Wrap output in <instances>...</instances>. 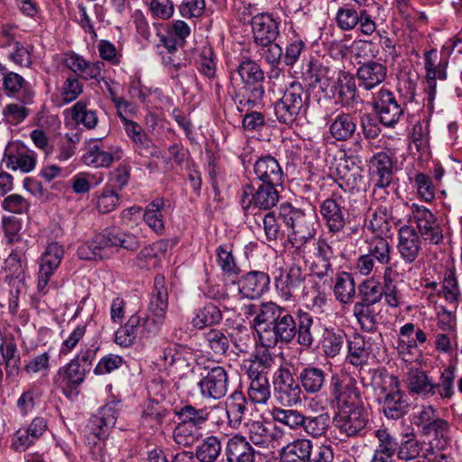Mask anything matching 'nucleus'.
<instances>
[{"mask_svg":"<svg viewBox=\"0 0 462 462\" xmlns=\"http://www.w3.org/2000/svg\"><path fill=\"white\" fill-rule=\"evenodd\" d=\"M245 313L254 316L253 328L265 348L254 356L249 365L257 371L266 372L274 363V356L268 348L279 344H291L294 339L305 347H310L314 342V317L300 308L290 310L273 301H267L248 305Z\"/></svg>","mask_w":462,"mask_h":462,"instance_id":"obj_1","label":"nucleus"},{"mask_svg":"<svg viewBox=\"0 0 462 462\" xmlns=\"http://www.w3.org/2000/svg\"><path fill=\"white\" fill-rule=\"evenodd\" d=\"M97 350L98 346L95 344L85 345L69 363L59 368L53 383L66 397L79 393L78 388L90 372Z\"/></svg>","mask_w":462,"mask_h":462,"instance_id":"obj_2","label":"nucleus"},{"mask_svg":"<svg viewBox=\"0 0 462 462\" xmlns=\"http://www.w3.org/2000/svg\"><path fill=\"white\" fill-rule=\"evenodd\" d=\"M310 95L303 85L293 80L284 89L282 97L274 104V115L280 124L297 126L307 114Z\"/></svg>","mask_w":462,"mask_h":462,"instance_id":"obj_3","label":"nucleus"},{"mask_svg":"<svg viewBox=\"0 0 462 462\" xmlns=\"http://www.w3.org/2000/svg\"><path fill=\"white\" fill-rule=\"evenodd\" d=\"M279 217L283 223L292 229L289 236L291 246L300 249L310 242L316 235L312 217L304 210L293 207L291 203H282L279 208Z\"/></svg>","mask_w":462,"mask_h":462,"instance_id":"obj_4","label":"nucleus"},{"mask_svg":"<svg viewBox=\"0 0 462 462\" xmlns=\"http://www.w3.org/2000/svg\"><path fill=\"white\" fill-rule=\"evenodd\" d=\"M282 185L261 183L256 189L252 183L242 186L239 198V204L244 216L256 215L253 211L270 210L276 206L280 199L278 187Z\"/></svg>","mask_w":462,"mask_h":462,"instance_id":"obj_5","label":"nucleus"},{"mask_svg":"<svg viewBox=\"0 0 462 462\" xmlns=\"http://www.w3.org/2000/svg\"><path fill=\"white\" fill-rule=\"evenodd\" d=\"M309 275L306 263L293 257L292 263L282 269L275 278L278 295L284 300L296 299L303 291Z\"/></svg>","mask_w":462,"mask_h":462,"instance_id":"obj_6","label":"nucleus"},{"mask_svg":"<svg viewBox=\"0 0 462 462\" xmlns=\"http://www.w3.org/2000/svg\"><path fill=\"white\" fill-rule=\"evenodd\" d=\"M384 383L388 385L381 388L382 396L378 399L382 411L389 420L402 419L411 410L410 399L406 393L400 389L397 376L390 375Z\"/></svg>","mask_w":462,"mask_h":462,"instance_id":"obj_7","label":"nucleus"},{"mask_svg":"<svg viewBox=\"0 0 462 462\" xmlns=\"http://www.w3.org/2000/svg\"><path fill=\"white\" fill-rule=\"evenodd\" d=\"M319 211L330 236L343 233L350 222L346 199L337 192H333L330 197L321 201Z\"/></svg>","mask_w":462,"mask_h":462,"instance_id":"obj_8","label":"nucleus"},{"mask_svg":"<svg viewBox=\"0 0 462 462\" xmlns=\"http://www.w3.org/2000/svg\"><path fill=\"white\" fill-rule=\"evenodd\" d=\"M333 421L339 433L347 438H363L369 430V413L365 405L337 410Z\"/></svg>","mask_w":462,"mask_h":462,"instance_id":"obj_9","label":"nucleus"},{"mask_svg":"<svg viewBox=\"0 0 462 462\" xmlns=\"http://www.w3.org/2000/svg\"><path fill=\"white\" fill-rule=\"evenodd\" d=\"M337 259V256L332 245L325 238H319L310 265V274L322 282L323 286L331 288L335 274L333 264Z\"/></svg>","mask_w":462,"mask_h":462,"instance_id":"obj_10","label":"nucleus"},{"mask_svg":"<svg viewBox=\"0 0 462 462\" xmlns=\"http://www.w3.org/2000/svg\"><path fill=\"white\" fill-rule=\"evenodd\" d=\"M120 402L114 401L105 404L92 415L86 426L88 443L96 445L97 441L105 440L116 425Z\"/></svg>","mask_w":462,"mask_h":462,"instance_id":"obj_11","label":"nucleus"},{"mask_svg":"<svg viewBox=\"0 0 462 462\" xmlns=\"http://www.w3.org/2000/svg\"><path fill=\"white\" fill-rule=\"evenodd\" d=\"M273 383L274 398L281 405L292 407L301 402L302 387L288 368L280 367L273 375Z\"/></svg>","mask_w":462,"mask_h":462,"instance_id":"obj_12","label":"nucleus"},{"mask_svg":"<svg viewBox=\"0 0 462 462\" xmlns=\"http://www.w3.org/2000/svg\"><path fill=\"white\" fill-rule=\"evenodd\" d=\"M307 67L304 77L309 88L317 89V95L319 98L330 101V95L337 80L338 70L317 60H310Z\"/></svg>","mask_w":462,"mask_h":462,"instance_id":"obj_13","label":"nucleus"},{"mask_svg":"<svg viewBox=\"0 0 462 462\" xmlns=\"http://www.w3.org/2000/svg\"><path fill=\"white\" fill-rule=\"evenodd\" d=\"M372 107L378 121L388 128L394 127L404 115L394 93L383 87L374 95Z\"/></svg>","mask_w":462,"mask_h":462,"instance_id":"obj_14","label":"nucleus"},{"mask_svg":"<svg viewBox=\"0 0 462 462\" xmlns=\"http://www.w3.org/2000/svg\"><path fill=\"white\" fill-rule=\"evenodd\" d=\"M264 79H240V82L232 83V98L237 106V111L243 113L263 103L264 97Z\"/></svg>","mask_w":462,"mask_h":462,"instance_id":"obj_15","label":"nucleus"},{"mask_svg":"<svg viewBox=\"0 0 462 462\" xmlns=\"http://www.w3.org/2000/svg\"><path fill=\"white\" fill-rule=\"evenodd\" d=\"M246 433L254 445L261 448H274L281 445L285 431L268 420H250L245 423Z\"/></svg>","mask_w":462,"mask_h":462,"instance_id":"obj_16","label":"nucleus"},{"mask_svg":"<svg viewBox=\"0 0 462 462\" xmlns=\"http://www.w3.org/2000/svg\"><path fill=\"white\" fill-rule=\"evenodd\" d=\"M160 359L180 376L193 370L196 357L192 348L186 345L170 342L161 347Z\"/></svg>","mask_w":462,"mask_h":462,"instance_id":"obj_17","label":"nucleus"},{"mask_svg":"<svg viewBox=\"0 0 462 462\" xmlns=\"http://www.w3.org/2000/svg\"><path fill=\"white\" fill-rule=\"evenodd\" d=\"M438 51L431 49L424 54V66L426 70V86L424 88L426 97L424 100L429 109L433 107V102L436 97L437 79L445 80L447 79V68L448 65V55L445 59H440L436 63Z\"/></svg>","mask_w":462,"mask_h":462,"instance_id":"obj_18","label":"nucleus"},{"mask_svg":"<svg viewBox=\"0 0 462 462\" xmlns=\"http://www.w3.org/2000/svg\"><path fill=\"white\" fill-rule=\"evenodd\" d=\"M329 393L337 410L364 406L356 382L352 378L342 381L338 375H332Z\"/></svg>","mask_w":462,"mask_h":462,"instance_id":"obj_19","label":"nucleus"},{"mask_svg":"<svg viewBox=\"0 0 462 462\" xmlns=\"http://www.w3.org/2000/svg\"><path fill=\"white\" fill-rule=\"evenodd\" d=\"M394 156L387 152L374 153L368 162V174L374 188L386 189L393 180Z\"/></svg>","mask_w":462,"mask_h":462,"instance_id":"obj_20","label":"nucleus"},{"mask_svg":"<svg viewBox=\"0 0 462 462\" xmlns=\"http://www.w3.org/2000/svg\"><path fill=\"white\" fill-rule=\"evenodd\" d=\"M228 382L226 370L217 365L208 371L198 383V386L204 399L219 400L227 393Z\"/></svg>","mask_w":462,"mask_h":462,"instance_id":"obj_21","label":"nucleus"},{"mask_svg":"<svg viewBox=\"0 0 462 462\" xmlns=\"http://www.w3.org/2000/svg\"><path fill=\"white\" fill-rule=\"evenodd\" d=\"M271 279L263 271H249L237 279L238 292L242 298L256 300L269 291Z\"/></svg>","mask_w":462,"mask_h":462,"instance_id":"obj_22","label":"nucleus"},{"mask_svg":"<svg viewBox=\"0 0 462 462\" xmlns=\"http://www.w3.org/2000/svg\"><path fill=\"white\" fill-rule=\"evenodd\" d=\"M330 100H334L335 104L341 107H349L358 102L356 79L352 73L342 69L338 70Z\"/></svg>","mask_w":462,"mask_h":462,"instance_id":"obj_23","label":"nucleus"},{"mask_svg":"<svg viewBox=\"0 0 462 462\" xmlns=\"http://www.w3.org/2000/svg\"><path fill=\"white\" fill-rule=\"evenodd\" d=\"M64 255L63 247L57 242H52L47 245L45 251L41 256V264L38 274L37 288L39 292H42L47 287L51 277L55 270L60 266Z\"/></svg>","mask_w":462,"mask_h":462,"instance_id":"obj_24","label":"nucleus"},{"mask_svg":"<svg viewBox=\"0 0 462 462\" xmlns=\"http://www.w3.org/2000/svg\"><path fill=\"white\" fill-rule=\"evenodd\" d=\"M254 42L258 45H266L275 42L280 34L279 23L272 14L260 13L252 16L250 21Z\"/></svg>","mask_w":462,"mask_h":462,"instance_id":"obj_25","label":"nucleus"},{"mask_svg":"<svg viewBox=\"0 0 462 462\" xmlns=\"http://www.w3.org/2000/svg\"><path fill=\"white\" fill-rule=\"evenodd\" d=\"M398 252L406 263H412L422 250V240L415 227L404 225L398 230Z\"/></svg>","mask_w":462,"mask_h":462,"instance_id":"obj_26","label":"nucleus"},{"mask_svg":"<svg viewBox=\"0 0 462 462\" xmlns=\"http://www.w3.org/2000/svg\"><path fill=\"white\" fill-rule=\"evenodd\" d=\"M387 73L388 68L385 64L371 60L359 63L356 79L358 80L359 88L370 91L386 79Z\"/></svg>","mask_w":462,"mask_h":462,"instance_id":"obj_27","label":"nucleus"},{"mask_svg":"<svg viewBox=\"0 0 462 462\" xmlns=\"http://www.w3.org/2000/svg\"><path fill=\"white\" fill-rule=\"evenodd\" d=\"M255 449L246 437L235 434L224 444V457L226 462H254Z\"/></svg>","mask_w":462,"mask_h":462,"instance_id":"obj_28","label":"nucleus"},{"mask_svg":"<svg viewBox=\"0 0 462 462\" xmlns=\"http://www.w3.org/2000/svg\"><path fill=\"white\" fill-rule=\"evenodd\" d=\"M254 173L261 183L282 185L283 171L277 159L270 154L257 158L254 163Z\"/></svg>","mask_w":462,"mask_h":462,"instance_id":"obj_29","label":"nucleus"},{"mask_svg":"<svg viewBox=\"0 0 462 462\" xmlns=\"http://www.w3.org/2000/svg\"><path fill=\"white\" fill-rule=\"evenodd\" d=\"M3 89L8 97L16 98L23 105L33 103L35 92L31 84L18 73L9 71L5 75Z\"/></svg>","mask_w":462,"mask_h":462,"instance_id":"obj_30","label":"nucleus"},{"mask_svg":"<svg viewBox=\"0 0 462 462\" xmlns=\"http://www.w3.org/2000/svg\"><path fill=\"white\" fill-rule=\"evenodd\" d=\"M47 428V420L43 417H35L26 429H20L15 432L13 448L17 452L25 451L36 443Z\"/></svg>","mask_w":462,"mask_h":462,"instance_id":"obj_31","label":"nucleus"},{"mask_svg":"<svg viewBox=\"0 0 462 462\" xmlns=\"http://www.w3.org/2000/svg\"><path fill=\"white\" fill-rule=\"evenodd\" d=\"M246 373L250 379V385L247 389L248 399L254 404H266L271 397V386L267 372L248 367Z\"/></svg>","mask_w":462,"mask_h":462,"instance_id":"obj_32","label":"nucleus"},{"mask_svg":"<svg viewBox=\"0 0 462 462\" xmlns=\"http://www.w3.org/2000/svg\"><path fill=\"white\" fill-rule=\"evenodd\" d=\"M297 378L300 383L302 391L308 394H318L326 386L328 374L319 366L309 365L299 370Z\"/></svg>","mask_w":462,"mask_h":462,"instance_id":"obj_33","label":"nucleus"},{"mask_svg":"<svg viewBox=\"0 0 462 462\" xmlns=\"http://www.w3.org/2000/svg\"><path fill=\"white\" fill-rule=\"evenodd\" d=\"M356 130L357 116L344 111L337 114L329 125V133L337 141L342 142L353 138Z\"/></svg>","mask_w":462,"mask_h":462,"instance_id":"obj_34","label":"nucleus"},{"mask_svg":"<svg viewBox=\"0 0 462 462\" xmlns=\"http://www.w3.org/2000/svg\"><path fill=\"white\" fill-rule=\"evenodd\" d=\"M169 411L166 407L154 399H149L143 404L140 425L143 429L159 430Z\"/></svg>","mask_w":462,"mask_h":462,"instance_id":"obj_35","label":"nucleus"},{"mask_svg":"<svg viewBox=\"0 0 462 462\" xmlns=\"http://www.w3.org/2000/svg\"><path fill=\"white\" fill-rule=\"evenodd\" d=\"M361 160L357 156H344L336 166L338 179L345 180L352 189L358 187L363 182L361 167L358 165Z\"/></svg>","mask_w":462,"mask_h":462,"instance_id":"obj_36","label":"nucleus"},{"mask_svg":"<svg viewBox=\"0 0 462 462\" xmlns=\"http://www.w3.org/2000/svg\"><path fill=\"white\" fill-rule=\"evenodd\" d=\"M226 438L216 435H208L195 448V457L199 462H216L224 451L223 440Z\"/></svg>","mask_w":462,"mask_h":462,"instance_id":"obj_37","label":"nucleus"},{"mask_svg":"<svg viewBox=\"0 0 462 462\" xmlns=\"http://www.w3.org/2000/svg\"><path fill=\"white\" fill-rule=\"evenodd\" d=\"M313 443L309 439H297L281 450L282 462H309Z\"/></svg>","mask_w":462,"mask_h":462,"instance_id":"obj_38","label":"nucleus"},{"mask_svg":"<svg viewBox=\"0 0 462 462\" xmlns=\"http://www.w3.org/2000/svg\"><path fill=\"white\" fill-rule=\"evenodd\" d=\"M246 411L247 401L245 396L241 391L234 392L226 401L227 424L233 429H237L241 425Z\"/></svg>","mask_w":462,"mask_h":462,"instance_id":"obj_39","label":"nucleus"},{"mask_svg":"<svg viewBox=\"0 0 462 462\" xmlns=\"http://www.w3.org/2000/svg\"><path fill=\"white\" fill-rule=\"evenodd\" d=\"M408 388L411 393L424 398H430L437 393L435 382L421 369L411 370L409 373Z\"/></svg>","mask_w":462,"mask_h":462,"instance_id":"obj_40","label":"nucleus"},{"mask_svg":"<svg viewBox=\"0 0 462 462\" xmlns=\"http://www.w3.org/2000/svg\"><path fill=\"white\" fill-rule=\"evenodd\" d=\"M402 220V218H397L393 215V210L389 207L380 205L374 210L369 220L368 228L374 233H377V236L387 235L392 228L391 223L397 225Z\"/></svg>","mask_w":462,"mask_h":462,"instance_id":"obj_41","label":"nucleus"},{"mask_svg":"<svg viewBox=\"0 0 462 462\" xmlns=\"http://www.w3.org/2000/svg\"><path fill=\"white\" fill-rule=\"evenodd\" d=\"M336 300L342 304L352 303L356 296V284L352 273L339 272L336 274L332 287Z\"/></svg>","mask_w":462,"mask_h":462,"instance_id":"obj_42","label":"nucleus"},{"mask_svg":"<svg viewBox=\"0 0 462 462\" xmlns=\"http://www.w3.org/2000/svg\"><path fill=\"white\" fill-rule=\"evenodd\" d=\"M169 293L164 275L158 273L153 279V287L151 293L148 310L166 315L168 309Z\"/></svg>","mask_w":462,"mask_h":462,"instance_id":"obj_43","label":"nucleus"},{"mask_svg":"<svg viewBox=\"0 0 462 462\" xmlns=\"http://www.w3.org/2000/svg\"><path fill=\"white\" fill-rule=\"evenodd\" d=\"M180 422L188 426L202 429L209 420L210 413L207 408L197 409L195 406L187 403L179 409L174 410Z\"/></svg>","mask_w":462,"mask_h":462,"instance_id":"obj_44","label":"nucleus"},{"mask_svg":"<svg viewBox=\"0 0 462 462\" xmlns=\"http://www.w3.org/2000/svg\"><path fill=\"white\" fill-rule=\"evenodd\" d=\"M0 365H5L7 377L19 374L21 357L14 341L11 340L5 344L4 339L0 338Z\"/></svg>","mask_w":462,"mask_h":462,"instance_id":"obj_45","label":"nucleus"},{"mask_svg":"<svg viewBox=\"0 0 462 462\" xmlns=\"http://www.w3.org/2000/svg\"><path fill=\"white\" fill-rule=\"evenodd\" d=\"M422 451V443L418 440L414 433L402 435L396 449V457L399 460L409 462H420L417 460Z\"/></svg>","mask_w":462,"mask_h":462,"instance_id":"obj_46","label":"nucleus"},{"mask_svg":"<svg viewBox=\"0 0 462 462\" xmlns=\"http://www.w3.org/2000/svg\"><path fill=\"white\" fill-rule=\"evenodd\" d=\"M163 208V199H156L147 205L143 214L144 222L159 236L162 235L165 231V225L162 213Z\"/></svg>","mask_w":462,"mask_h":462,"instance_id":"obj_47","label":"nucleus"},{"mask_svg":"<svg viewBox=\"0 0 462 462\" xmlns=\"http://www.w3.org/2000/svg\"><path fill=\"white\" fill-rule=\"evenodd\" d=\"M223 319L220 309L214 303L208 302L199 308L192 319V325L198 329L219 324Z\"/></svg>","mask_w":462,"mask_h":462,"instance_id":"obj_48","label":"nucleus"},{"mask_svg":"<svg viewBox=\"0 0 462 462\" xmlns=\"http://www.w3.org/2000/svg\"><path fill=\"white\" fill-rule=\"evenodd\" d=\"M346 334L341 329L325 328L320 341L321 349L327 357L337 356L343 347Z\"/></svg>","mask_w":462,"mask_h":462,"instance_id":"obj_49","label":"nucleus"},{"mask_svg":"<svg viewBox=\"0 0 462 462\" xmlns=\"http://www.w3.org/2000/svg\"><path fill=\"white\" fill-rule=\"evenodd\" d=\"M353 312L363 331L367 333H374L377 330V314L374 309V305L355 303L353 307Z\"/></svg>","mask_w":462,"mask_h":462,"instance_id":"obj_50","label":"nucleus"},{"mask_svg":"<svg viewBox=\"0 0 462 462\" xmlns=\"http://www.w3.org/2000/svg\"><path fill=\"white\" fill-rule=\"evenodd\" d=\"M360 300L356 303L374 305L381 301L383 298V287L381 283L374 278H368L363 281L357 288Z\"/></svg>","mask_w":462,"mask_h":462,"instance_id":"obj_51","label":"nucleus"},{"mask_svg":"<svg viewBox=\"0 0 462 462\" xmlns=\"http://www.w3.org/2000/svg\"><path fill=\"white\" fill-rule=\"evenodd\" d=\"M271 413L274 421L280 422L293 430L303 429L304 422H306L305 415L298 410L274 407Z\"/></svg>","mask_w":462,"mask_h":462,"instance_id":"obj_52","label":"nucleus"},{"mask_svg":"<svg viewBox=\"0 0 462 462\" xmlns=\"http://www.w3.org/2000/svg\"><path fill=\"white\" fill-rule=\"evenodd\" d=\"M369 357V348L365 346V337L355 333L348 340L347 359L353 365L358 366L365 364Z\"/></svg>","mask_w":462,"mask_h":462,"instance_id":"obj_53","label":"nucleus"},{"mask_svg":"<svg viewBox=\"0 0 462 462\" xmlns=\"http://www.w3.org/2000/svg\"><path fill=\"white\" fill-rule=\"evenodd\" d=\"M392 251V245L382 236H374L368 243L367 254L383 265L390 263Z\"/></svg>","mask_w":462,"mask_h":462,"instance_id":"obj_54","label":"nucleus"},{"mask_svg":"<svg viewBox=\"0 0 462 462\" xmlns=\"http://www.w3.org/2000/svg\"><path fill=\"white\" fill-rule=\"evenodd\" d=\"M374 436L378 440V446L374 454L393 458L399 440L386 428H381L375 430Z\"/></svg>","mask_w":462,"mask_h":462,"instance_id":"obj_55","label":"nucleus"},{"mask_svg":"<svg viewBox=\"0 0 462 462\" xmlns=\"http://www.w3.org/2000/svg\"><path fill=\"white\" fill-rule=\"evenodd\" d=\"M140 322L141 318L139 316L132 315L127 322L116 331L115 342L122 347L131 346L136 337Z\"/></svg>","mask_w":462,"mask_h":462,"instance_id":"obj_56","label":"nucleus"},{"mask_svg":"<svg viewBox=\"0 0 462 462\" xmlns=\"http://www.w3.org/2000/svg\"><path fill=\"white\" fill-rule=\"evenodd\" d=\"M5 162L7 169L16 171L21 170L23 172L32 171L36 165V156L34 152H18L14 155L5 151Z\"/></svg>","mask_w":462,"mask_h":462,"instance_id":"obj_57","label":"nucleus"},{"mask_svg":"<svg viewBox=\"0 0 462 462\" xmlns=\"http://www.w3.org/2000/svg\"><path fill=\"white\" fill-rule=\"evenodd\" d=\"M361 9L357 11L351 5H344L337 11L335 21L342 31H352L358 25Z\"/></svg>","mask_w":462,"mask_h":462,"instance_id":"obj_58","label":"nucleus"},{"mask_svg":"<svg viewBox=\"0 0 462 462\" xmlns=\"http://www.w3.org/2000/svg\"><path fill=\"white\" fill-rule=\"evenodd\" d=\"M72 119L82 124L88 129H94L97 125L98 117L97 110L88 109L86 101L79 100L72 106Z\"/></svg>","mask_w":462,"mask_h":462,"instance_id":"obj_59","label":"nucleus"},{"mask_svg":"<svg viewBox=\"0 0 462 462\" xmlns=\"http://www.w3.org/2000/svg\"><path fill=\"white\" fill-rule=\"evenodd\" d=\"M217 263L222 273L228 277H237L241 269L237 265L232 252L227 249V245H219L217 250Z\"/></svg>","mask_w":462,"mask_h":462,"instance_id":"obj_60","label":"nucleus"},{"mask_svg":"<svg viewBox=\"0 0 462 462\" xmlns=\"http://www.w3.org/2000/svg\"><path fill=\"white\" fill-rule=\"evenodd\" d=\"M303 430L314 438L323 436L329 428L330 416L328 412H321L316 416H305Z\"/></svg>","mask_w":462,"mask_h":462,"instance_id":"obj_61","label":"nucleus"},{"mask_svg":"<svg viewBox=\"0 0 462 462\" xmlns=\"http://www.w3.org/2000/svg\"><path fill=\"white\" fill-rule=\"evenodd\" d=\"M114 159L111 152L102 150L97 143L90 145L88 151L83 155V162L95 168L109 167Z\"/></svg>","mask_w":462,"mask_h":462,"instance_id":"obj_62","label":"nucleus"},{"mask_svg":"<svg viewBox=\"0 0 462 462\" xmlns=\"http://www.w3.org/2000/svg\"><path fill=\"white\" fill-rule=\"evenodd\" d=\"M199 430L200 429L179 421L173 430V439L180 446L190 447L201 437Z\"/></svg>","mask_w":462,"mask_h":462,"instance_id":"obj_63","label":"nucleus"},{"mask_svg":"<svg viewBox=\"0 0 462 462\" xmlns=\"http://www.w3.org/2000/svg\"><path fill=\"white\" fill-rule=\"evenodd\" d=\"M208 347L217 355H224L229 348L226 329L210 328L205 333Z\"/></svg>","mask_w":462,"mask_h":462,"instance_id":"obj_64","label":"nucleus"}]
</instances>
